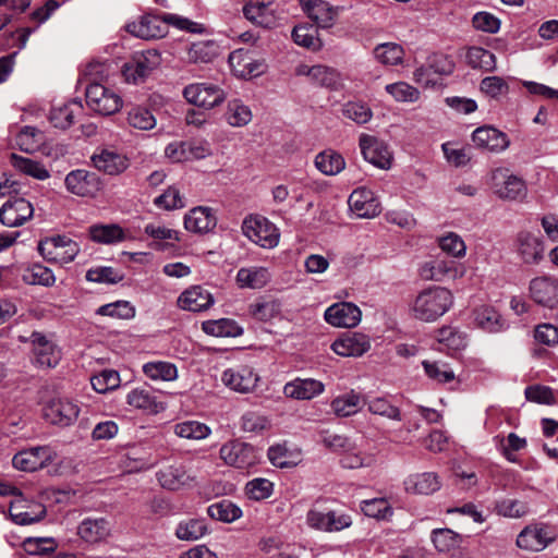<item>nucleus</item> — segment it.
Returning <instances> with one entry per match:
<instances>
[{
	"label": "nucleus",
	"instance_id": "nucleus-55",
	"mask_svg": "<svg viewBox=\"0 0 558 558\" xmlns=\"http://www.w3.org/2000/svg\"><path fill=\"white\" fill-rule=\"evenodd\" d=\"M365 404H367V409L372 414L380 415L392 421L402 420L400 409L384 397L373 398Z\"/></svg>",
	"mask_w": 558,
	"mask_h": 558
},
{
	"label": "nucleus",
	"instance_id": "nucleus-13",
	"mask_svg": "<svg viewBox=\"0 0 558 558\" xmlns=\"http://www.w3.org/2000/svg\"><path fill=\"white\" fill-rule=\"evenodd\" d=\"M359 146L363 158L375 167L388 170L392 163V153L388 144L368 134H361Z\"/></svg>",
	"mask_w": 558,
	"mask_h": 558
},
{
	"label": "nucleus",
	"instance_id": "nucleus-53",
	"mask_svg": "<svg viewBox=\"0 0 558 558\" xmlns=\"http://www.w3.org/2000/svg\"><path fill=\"white\" fill-rule=\"evenodd\" d=\"M453 271L450 263L436 259L424 263L420 268V276L424 280L442 281Z\"/></svg>",
	"mask_w": 558,
	"mask_h": 558
},
{
	"label": "nucleus",
	"instance_id": "nucleus-32",
	"mask_svg": "<svg viewBox=\"0 0 558 558\" xmlns=\"http://www.w3.org/2000/svg\"><path fill=\"white\" fill-rule=\"evenodd\" d=\"M229 63L234 72L240 76H258L264 72V63L254 61L252 58L242 50H236L230 53Z\"/></svg>",
	"mask_w": 558,
	"mask_h": 558
},
{
	"label": "nucleus",
	"instance_id": "nucleus-1",
	"mask_svg": "<svg viewBox=\"0 0 558 558\" xmlns=\"http://www.w3.org/2000/svg\"><path fill=\"white\" fill-rule=\"evenodd\" d=\"M169 25L192 33L202 31L199 24L170 13L163 14L162 16L149 13L141 15L136 20L126 23L124 29L133 37L143 40H155L163 38L168 34Z\"/></svg>",
	"mask_w": 558,
	"mask_h": 558
},
{
	"label": "nucleus",
	"instance_id": "nucleus-36",
	"mask_svg": "<svg viewBox=\"0 0 558 558\" xmlns=\"http://www.w3.org/2000/svg\"><path fill=\"white\" fill-rule=\"evenodd\" d=\"M25 500L22 497H16L10 502V515L12 520L22 525H27L39 521L46 513L41 506H36L38 511L25 510Z\"/></svg>",
	"mask_w": 558,
	"mask_h": 558
},
{
	"label": "nucleus",
	"instance_id": "nucleus-10",
	"mask_svg": "<svg viewBox=\"0 0 558 558\" xmlns=\"http://www.w3.org/2000/svg\"><path fill=\"white\" fill-rule=\"evenodd\" d=\"M110 59H107V72L110 74H120L125 83L140 84L144 82L142 74L138 72L137 65L133 61V54L123 47L114 45L110 50Z\"/></svg>",
	"mask_w": 558,
	"mask_h": 558
},
{
	"label": "nucleus",
	"instance_id": "nucleus-40",
	"mask_svg": "<svg viewBox=\"0 0 558 558\" xmlns=\"http://www.w3.org/2000/svg\"><path fill=\"white\" fill-rule=\"evenodd\" d=\"M202 329L205 333L214 337H238L243 332L242 328L229 318L204 322Z\"/></svg>",
	"mask_w": 558,
	"mask_h": 558
},
{
	"label": "nucleus",
	"instance_id": "nucleus-26",
	"mask_svg": "<svg viewBox=\"0 0 558 558\" xmlns=\"http://www.w3.org/2000/svg\"><path fill=\"white\" fill-rule=\"evenodd\" d=\"M213 304V295L207 289L201 286H193L186 289L178 298V306L184 311L190 312L205 311Z\"/></svg>",
	"mask_w": 558,
	"mask_h": 558
},
{
	"label": "nucleus",
	"instance_id": "nucleus-30",
	"mask_svg": "<svg viewBox=\"0 0 558 558\" xmlns=\"http://www.w3.org/2000/svg\"><path fill=\"white\" fill-rule=\"evenodd\" d=\"M270 279L269 269L262 266L243 267L236 274V283L242 289H262Z\"/></svg>",
	"mask_w": 558,
	"mask_h": 558
},
{
	"label": "nucleus",
	"instance_id": "nucleus-24",
	"mask_svg": "<svg viewBox=\"0 0 558 558\" xmlns=\"http://www.w3.org/2000/svg\"><path fill=\"white\" fill-rule=\"evenodd\" d=\"M217 217L214 210L207 206L192 208L184 217V227L194 233H207L214 230Z\"/></svg>",
	"mask_w": 558,
	"mask_h": 558
},
{
	"label": "nucleus",
	"instance_id": "nucleus-23",
	"mask_svg": "<svg viewBox=\"0 0 558 558\" xmlns=\"http://www.w3.org/2000/svg\"><path fill=\"white\" fill-rule=\"evenodd\" d=\"M31 339L34 345L35 363L40 367H54L61 357L60 350L39 332H33Z\"/></svg>",
	"mask_w": 558,
	"mask_h": 558
},
{
	"label": "nucleus",
	"instance_id": "nucleus-54",
	"mask_svg": "<svg viewBox=\"0 0 558 558\" xmlns=\"http://www.w3.org/2000/svg\"><path fill=\"white\" fill-rule=\"evenodd\" d=\"M403 49L395 43H385L374 49L375 59L385 65H397L403 60Z\"/></svg>",
	"mask_w": 558,
	"mask_h": 558
},
{
	"label": "nucleus",
	"instance_id": "nucleus-6",
	"mask_svg": "<svg viewBox=\"0 0 558 558\" xmlns=\"http://www.w3.org/2000/svg\"><path fill=\"white\" fill-rule=\"evenodd\" d=\"M66 191L85 198H95L102 191L104 181L99 174L86 169L70 171L64 179Z\"/></svg>",
	"mask_w": 558,
	"mask_h": 558
},
{
	"label": "nucleus",
	"instance_id": "nucleus-7",
	"mask_svg": "<svg viewBox=\"0 0 558 558\" xmlns=\"http://www.w3.org/2000/svg\"><path fill=\"white\" fill-rule=\"evenodd\" d=\"M221 381L230 390L244 395L255 390L259 376L251 365L236 364L221 373Z\"/></svg>",
	"mask_w": 558,
	"mask_h": 558
},
{
	"label": "nucleus",
	"instance_id": "nucleus-61",
	"mask_svg": "<svg viewBox=\"0 0 558 558\" xmlns=\"http://www.w3.org/2000/svg\"><path fill=\"white\" fill-rule=\"evenodd\" d=\"M312 82L330 89H338L341 85L340 74L331 68L320 64L314 65Z\"/></svg>",
	"mask_w": 558,
	"mask_h": 558
},
{
	"label": "nucleus",
	"instance_id": "nucleus-17",
	"mask_svg": "<svg viewBox=\"0 0 558 558\" xmlns=\"http://www.w3.org/2000/svg\"><path fill=\"white\" fill-rule=\"evenodd\" d=\"M472 141L477 148L495 154L506 150L510 145L508 135L490 125L475 129Z\"/></svg>",
	"mask_w": 558,
	"mask_h": 558
},
{
	"label": "nucleus",
	"instance_id": "nucleus-9",
	"mask_svg": "<svg viewBox=\"0 0 558 558\" xmlns=\"http://www.w3.org/2000/svg\"><path fill=\"white\" fill-rule=\"evenodd\" d=\"M555 533L550 525L545 523H531L517 536L515 544L526 551H541L555 541Z\"/></svg>",
	"mask_w": 558,
	"mask_h": 558
},
{
	"label": "nucleus",
	"instance_id": "nucleus-50",
	"mask_svg": "<svg viewBox=\"0 0 558 558\" xmlns=\"http://www.w3.org/2000/svg\"><path fill=\"white\" fill-rule=\"evenodd\" d=\"M22 279L27 284H40L45 287H50L56 281L52 270L40 264H33L24 269Z\"/></svg>",
	"mask_w": 558,
	"mask_h": 558
},
{
	"label": "nucleus",
	"instance_id": "nucleus-59",
	"mask_svg": "<svg viewBox=\"0 0 558 558\" xmlns=\"http://www.w3.org/2000/svg\"><path fill=\"white\" fill-rule=\"evenodd\" d=\"M128 122L131 126L142 131H149L156 126L154 114L149 109L141 106H136L129 111Z\"/></svg>",
	"mask_w": 558,
	"mask_h": 558
},
{
	"label": "nucleus",
	"instance_id": "nucleus-29",
	"mask_svg": "<svg viewBox=\"0 0 558 558\" xmlns=\"http://www.w3.org/2000/svg\"><path fill=\"white\" fill-rule=\"evenodd\" d=\"M128 404L157 414L166 409V404L158 400L156 395L147 388H135L126 396Z\"/></svg>",
	"mask_w": 558,
	"mask_h": 558
},
{
	"label": "nucleus",
	"instance_id": "nucleus-60",
	"mask_svg": "<svg viewBox=\"0 0 558 558\" xmlns=\"http://www.w3.org/2000/svg\"><path fill=\"white\" fill-rule=\"evenodd\" d=\"M422 365L425 374L432 380H435L439 384H446L454 379L453 371L446 363L436 361L430 362L425 360L422 362Z\"/></svg>",
	"mask_w": 558,
	"mask_h": 558
},
{
	"label": "nucleus",
	"instance_id": "nucleus-35",
	"mask_svg": "<svg viewBox=\"0 0 558 558\" xmlns=\"http://www.w3.org/2000/svg\"><path fill=\"white\" fill-rule=\"evenodd\" d=\"M474 319L480 328L488 332H498L505 328V320L492 306H481L476 308Z\"/></svg>",
	"mask_w": 558,
	"mask_h": 558
},
{
	"label": "nucleus",
	"instance_id": "nucleus-25",
	"mask_svg": "<svg viewBox=\"0 0 558 558\" xmlns=\"http://www.w3.org/2000/svg\"><path fill=\"white\" fill-rule=\"evenodd\" d=\"M274 2L275 0H248L243 8L244 16L258 26L271 27L276 24Z\"/></svg>",
	"mask_w": 558,
	"mask_h": 558
},
{
	"label": "nucleus",
	"instance_id": "nucleus-21",
	"mask_svg": "<svg viewBox=\"0 0 558 558\" xmlns=\"http://www.w3.org/2000/svg\"><path fill=\"white\" fill-rule=\"evenodd\" d=\"M350 209L360 218H373L380 214V203L367 187L354 190L348 199Z\"/></svg>",
	"mask_w": 558,
	"mask_h": 558
},
{
	"label": "nucleus",
	"instance_id": "nucleus-64",
	"mask_svg": "<svg viewBox=\"0 0 558 558\" xmlns=\"http://www.w3.org/2000/svg\"><path fill=\"white\" fill-rule=\"evenodd\" d=\"M250 308L256 319L268 322L280 314L281 303L277 300H268L252 304Z\"/></svg>",
	"mask_w": 558,
	"mask_h": 558
},
{
	"label": "nucleus",
	"instance_id": "nucleus-39",
	"mask_svg": "<svg viewBox=\"0 0 558 558\" xmlns=\"http://www.w3.org/2000/svg\"><path fill=\"white\" fill-rule=\"evenodd\" d=\"M207 514L217 521L232 523L243 514L241 508L230 500L222 499L207 508Z\"/></svg>",
	"mask_w": 558,
	"mask_h": 558
},
{
	"label": "nucleus",
	"instance_id": "nucleus-12",
	"mask_svg": "<svg viewBox=\"0 0 558 558\" xmlns=\"http://www.w3.org/2000/svg\"><path fill=\"white\" fill-rule=\"evenodd\" d=\"M184 98L190 102L205 109L219 106L226 99L222 88L210 83H194L183 89Z\"/></svg>",
	"mask_w": 558,
	"mask_h": 558
},
{
	"label": "nucleus",
	"instance_id": "nucleus-42",
	"mask_svg": "<svg viewBox=\"0 0 558 558\" xmlns=\"http://www.w3.org/2000/svg\"><path fill=\"white\" fill-rule=\"evenodd\" d=\"M466 62L473 69L493 72L496 69V57L489 50L482 47H471L466 52Z\"/></svg>",
	"mask_w": 558,
	"mask_h": 558
},
{
	"label": "nucleus",
	"instance_id": "nucleus-58",
	"mask_svg": "<svg viewBox=\"0 0 558 558\" xmlns=\"http://www.w3.org/2000/svg\"><path fill=\"white\" fill-rule=\"evenodd\" d=\"M244 490L248 499L259 501L272 495L274 484L267 478L256 477L246 483Z\"/></svg>",
	"mask_w": 558,
	"mask_h": 558
},
{
	"label": "nucleus",
	"instance_id": "nucleus-4",
	"mask_svg": "<svg viewBox=\"0 0 558 558\" xmlns=\"http://www.w3.org/2000/svg\"><path fill=\"white\" fill-rule=\"evenodd\" d=\"M219 454L227 465L240 470H248L260 461L258 450L251 444L240 440H231L223 444Z\"/></svg>",
	"mask_w": 558,
	"mask_h": 558
},
{
	"label": "nucleus",
	"instance_id": "nucleus-57",
	"mask_svg": "<svg viewBox=\"0 0 558 558\" xmlns=\"http://www.w3.org/2000/svg\"><path fill=\"white\" fill-rule=\"evenodd\" d=\"M80 110V105L76 101L65 104L60 107H54L49 116L50 122L54 128L68 129L73 124L75 110Z\"/></svg>",
	"mask_w": 558,
	"mask_h": 558
},
{
	"label": "nucleus",
	"instance_id": "nucleus-52",
	"mask_svg": "<svg viewBox=\"0 0 558 558\" xmlns=\"http://www.w3.org/2000/svg\"><path fill=\"white\" fill-rule=\"evenodd\" d=\"M437 339L450 351H460L468 344L466 333L451 326L439 329Z\"/></svg>",
	"mask_w": 558,
	"mask_h": 558
},
{
	"label": "nucleus",
	"instance_id": "nucleus-11",
	"mask_svg": "<svg viewBox=\"0 0 558 558\" xmlns=\"http://www.w3.org/2000/svg\"><path fill=\"white\" fill-rule=\"evenodd\" d=\"M43 413L49 423L65 427L77 420L80 408L69 398L54 397L44 404Z\"/></svg>",
	"mask_w": 558,
	"mask_h": 558
},
{
	"label": "nucleus",
	"instance_id": "nucleus-37",
	"mask_svg": "<svg viewBox=\"0 0 558 558\" xmlns=\"http://www.w3.org/2000/svg\"><path fill=\"white\" fill-rule=\"evenodd\" d=\"M315 166L325 175H336L344 169L345 161L339 153L328 149L315 157Z\"/></svg>",
	"mask_w": 558,
	"mask_h": 558
},
{
	"label": "nucleus",
	"instance_id": "nucleus-14",
	"mask_svg": "<svg viewBox=\"0 0 558 558\" xmlns=\"http://www.w3.org/2000/svg\"><path fill=\"white\" fill-rule=\"evenodd\" d=\"M54 451L48 446H38L22 450L14 454L12 464L15 469L34 472L45 468L53 461Z\"/></svg>",
	"mask_w": 558,
	"mask_h": 558
},
{
	"label": "nucleus",
	"instance_id": "nucleus-31",
	"mask_svg": "<svg viewBox=\"0 0 558 558\" xmlns=\"http://www.w3.org/2000/svg\"><path fill=\"white\" fill-rule=\"evenodd\" d=\"M157 477L160 485L170 490H178L193 480L183 465H170L160 470Z\"/></svg>",
	"mask_w": 558,
	"mask_h": 558
},
{
	"label": "nucleus",
	"instance_id": "nucleus-8",
	"mask_svg": "<svg viewBox=\"0 0 558 558\" xmlns=\"http://www.w3.org/2000/svg\"><path fill=\"white\" fill-rule=\"evenodd\" d=\"M78 251L77 243L64 235L46 239L38 244V252L45 259L59 264L71 263Z\"/></svg>",
	"mask_w": 558,
	"mask_h": 558
},
{
	"label": "nucleus",
	"instance_id": "nucleus-44",
	"mask_svg": "<svg viewBox=\"0 0 558 558\" xmlns=\"http://www.w3.org/2000/svg\"><path fill=\"white\" fill-rule=\"evenodd\" d=\"M144 374L153 380L172 381L178 377L177 366L170 362L157 361L143 365Z\"/></svg>",
	"mask_w": 558,
	"mask_h": 558
},
{
	"label": "nucleus",
	"instance_id": "nucleus-3",
	"mask_svg": "<svg viewBox=\"0 0 558 558\" xmlns=\"http://www.w3.org/2000/svg\"><path fill=\"white\" fill-rule=\"evenodd\" d=\"M306 524L323 532H340L352 524V518L342 510H330L314 505L306 513Z\"/></svg>",
	"mask_w": 558,
	"mask_h": 558
},
{
	"label": "nucleus",
	"instance_id": "nucleus-28",
	"mask_svg": "<svg viewBox=\"0 0 558 558\" xmlns=\"http://www.w3.org/2000/svg\"><path fill=\"white\" fill-rule=\"evenodd\" d=\"M519 254L526 264H538L544 257L543 241L529 232H521L518 235Z\"/></svg>",
	"mask_w": 558,
	"mask_h": 558
},
{
	"label": "nucleus",
	"instance_id": "nucleus-48",
	"mask_svg": "<svg viewBox=\"0 0 558 558\" xmlns=\"http://www.w3.org/2000/svg\"><path fill=\"white\" fill-rule=\"evenodd\" d=\"M432 541L438 551L449 553L460 547L462 536L450 529H436L432 532Z\"/></svg>",
	"mask_w": 558,
	"mask_h": 558
},
{
	"label": "nucleus",
	"instance_id": "nucleus-20",
	"mask_svg": "<svg viewBox=\"0 0 558 558\" xmlns=\"http://www.w3.org/2000/svg\"><path fill=\"white\" fill-rule=\"evenodd\" d=\"M530 294L542 306L551 310L558 307V279L549 276L532 279Z\"/></svg>",
	"mask_w": 558,
	"mask_h": 558
},
{
	"label": "nucleus",
	"instance_id": "nucleus-47",
	"mask_svg": "<svg viewBox=\"0 0 558 558\" xmlns=\"http://www.w3.org/2000/svg\"><path fill=\"white\" fill-rule=\"evenodd\" d=\"M218 54V46L211 40L193 43L187 50V60L192 63H208Z\"/></svg>",
	"mask_w": 558,
	"mask_h": 558
},
{
	"label": "nucleus",
	"instance_id": "nucleus-41",
	"mask_svg": "<svg viewBox=\"0 0 558 558\" xmlns=\"http://www.w3.org/2000/svg\"><path fill=\"white\" fill-rule=\"evenodd\" d=\"M227 123L233 128H242L252 120L251 109L239 99H232L227 105L225 112Z\"/></svg>",
	"mask_w": 558,
	"mask_h": 558
},
{
	"label": "nucleus",
	"instance_id": "nucleus-22",
	"mask_svg": "<svg viewBox=\"0 0 558 558\" xmlns=\"http://www.w3.org/2000/svg\"><path fill=\"white\" fill-rule=\"evenodd\" d=\"M331 349L340 356H362L371 349V340L361 332H347L333 341Z\"/></svg>",
	"mask_w": 558,
	"mask_h": 558
},
{
	"label": "nucleus",
	"instance_id": "nucleus-49",
	"mask_svg": "<svg viewBox=\"0 0 558 558\" xmlns=\"http://www.w3.org/2000/svg\"><path fill=\"white\" fill-rule=\"evenodd\" d=\"M292 38L299 46L313 51L322 48V41L318 38V32L313 25H298L292 31Z\"/></svg>",
	"mask_w": 558,
	"mask_h": 558
},
{
	"label": "nucleus",
	"instance_id": "nucleus-33",
	"mask_svg": "<svg viewBox=\"0 0 558 558\" xmlns=\"http://www.w3.org/2000/svg\"><path fill=\"white\" fill-rule=\"evenodd\" d=\"M405 490L414 494L429 495L440 488L437 474L425 472L409 476L404 482Z\"/></svg>",
	"mask_w": 558,
	"mask_h": 558
},
{
	"label": "nucleus",
	"instance_id": "nucleus-38",
	"mask_svg": "<svg viewBox=\"0 0 558 558\" xmlns=\"http://www.w3.org/2000/svg\"><path fill=\"white\" fill-rule=\"evenodd\" d=\"M12 166L20 172L37 180H46L50 177V172L45 166L34 159L23 157L16 154L10 156Z\"/></svg>",
	"mask_w": 558,
	"mask_h": 558
},
{
	"label": "nucleus",
	"instance_id": "nucleus-45",
	"mask_svg": "<svg viewBox=\"0 0 558 558\" xmlns=\"http://www.w3.org/2000/svg\"><path fill=\"white\" fill-rule=\"evenodd\" d=\"M173 433L180 438L201 440L210 435V428L198 421H184L173 426Z\"/></svg>",
	"mask_w": 558,
	"mask_h": 558
},
{
	"label": "nucleus",
	"instance_id": "nucleus-15",
	"mask_svg": "<svg viewBox=\"0 0 558 558\" xmlns=\"http://www.w3.org/2000/svg\"><path fill=\"white\" fill-rule=\"evenodd\" d=\"M324 317L333 327L353 328L360 324L362 312L354 303L339 302L327 307Z\"/></svg>",
	"mask_w": 558,
	"mask_h": 558
},
{
	"label": "nucleus",
	"instance_id": "nucleus-2",
	"mask_svg": "<svg viewBox=\"0 0 558 558\" xmlns=\"http://www.w3.org/2000/svg\"><path fill=\"white\" fill-rule=\"evenodd\" d=\"M453 304L450 290L442 287H433L421 291L414 299L411 312L416 319L435 322L441 317Z\"/></svg>",
	"mask_w": 558,
	"mask_h": 558
},
{
	"label": "nucleus",
	"instance_id": "nucleus-63",
	"mask_svg": "<svg viewBox=\"0 0 558 558\" xmlns=\"http://www.w3.org/2000/svg\"><path fill=\"white\" fill-rule=\"evenodd\" d=\"M496 511L506 518H522L529 513V507L524 501L506 498L496 504Z\"/></svg>",
	"mask_w": 558,
	"mask_h": 558
},
{
	"label": "nucleus",
	"instance_id": "nucleus-51",
	"mask_svg": "<svg viewBox=\"0 0 558 558\" xmlns=\"http://www.w3.org/2000/svg\"><path fill=\"white\" fill-rule=\"evenodd\" d=\"M133 61L145 81L160 65L161 54L156 49H148L133 53Z\"/></svg>",
	"mask_w": 558,
	"mask_h": 558
},
{
	"label": "nucleus",
	"instance_id": "nucleus-46",
	"mask_svg": "<svg viewBox=\"0 0 558 558\" xmlns=\"http://www.w3.org/2000/svg\"><path fill=\"white\" fill-rule=\"evenodd\" d=\"M109 459L111 464L117 463L128 471L140 470L148 465L145 459L140 456V447L135 446L123 449L121 452L110 456Z\"/></svg>",
	"mask_w": 558,
	"mask_h": 558
},
{
	"label": "nucleus",
	"instance_id": "nucleus-16",
	"mask_svg": "<svg viewBox=\"0 0 558 558\" xmlns=\"http://www.w3.org/2000/svg\"><path fill=\"white\" fill-rule=\"evenodd\" d=\"M300 4L307 16L322 28L332 27L341 11V8L325 0H300Z\"/></svg>",
	"mask_w": 558,
	"mask_h": 558
},
{
	"label": "nucleus",
	"instance_id": "nucleus-43",
	"mask_svg": "<svg viewBox=\"0 0 558 558\" xmlns=\"http://www.w3.org/2000/svg\"><path fill=\"white\" fill-rule=\"evenodd\" d=\"M77 533L86 543L96 544L105 537V519L86 518L78 525Z\"/></svg>",
	"mask_w": 558,
	"mask_h": 558
},
{
	"label": "nucleus",
	"instance_id": "nucleus-34",
	"mask_svg": "<svg viewBox=\"0 0 558 558\" xmlns=\"http://www.w3.org/2000/svg\"><path fill=\"white\" fill-rule=\"evenodd\" d=\"M365 403L359 393L351 391L335 398L330 405L337 416L345 417L357 413Z\"/></svg>",
	"mask_w": 558,
	"mask_h": 558
},
{
	"label": "nucleus",
	"instance_id": "nucleus-27",
	"mask_svg": "<svg viewBox=\"0 0 558 558\" xmlns=\"http://www.w3.org/2000/svg\"><path fill=\"white\" fill-rule=\"evenodd\" d=\"M324 390V384L313 378H296L283 387L284 396L295 400H311L323 393Z\"/></svg>",
	"mask_w": 558,
	"mask_h": 558
},
{
	"label": "nucleus",
	"instance_id": "nucleus-18",
	"mask_svg": "<svg viewBox=\"0 0 558 558\" xmlns=\"http://www.w3.org/2000/svg\"><path fill=\"white\" fill-rule=\"evenodd\" d=\"M495 193L502 199L515 201L526 193L524 181L507 170L497 169L493 173Z\"/></svg>",
	"mask_w": 558,
	"mask_h": 558
},
{
	"label": "nucleus",
	"instance_id": "nucleus-19",
	"mask_svg": "<svg viewBox=\"0 0 558 558\" xmlns=\"http://www.w3.org/2000/svg\"><path fill=\"white\" fill-rule=\"evenodd\" d=\"M33 214V205L27 199H8L0 208V222L10 228L20 227L31 219Z\"/></svg>",
	"mask_w": 558,
	"mask_h": 558
},
{
	"label": "nucleus",
	"instance_id": "nucleus-56",
	"mask_svg": "<svg viewBox=\"0 0 558 558\" xmlns=\"http://www.w3.org/2000/svg\"><path fill=\"white\" fill-rule=\"evenodd\" d=\"M206 533V523L201 519H191L185 522H181L175 530L177 537L183 541H196L203 537Z\"/></svg>",
	"mask_w": 558,
	"mask_h": 558
},
{
	"label": "nucleus",
	"instance_id": "nucleus-62",
	"mask_svg": "<svg viewBox=\"0 0 558 558\" xmlns=\"http://www.w3.org/2000/svg\"><path fill=\"white\" fill-rule=\"evenodd\" d=\"M385 89L397 101L415 102L420 98V92L405 82L388 84Z\"/></svg>",
	"mask_w": 558,
	"mask_h": 558
},
{
	"label": "nucleus",
	"instance_id": "nucleus-5",
	"mask_svg": "<svg viewBox=\"0 0 558 558\" xmlns=\"http://www.w3.org/2000/svg\"><path fill=\"white\" fill-rule=\"evenodd\" d=\"M243 234L264 248L278 245L280 233L278 228L263 216H250L242 223Z\"/></svg>",
	"mask_w": 558,
	"mask_h": 558
}]
</instances>
